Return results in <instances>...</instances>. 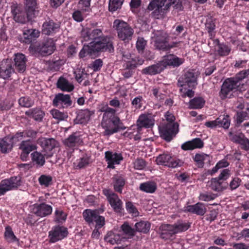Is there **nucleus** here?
I'll list each match as a JSON object with an SVG mask.
<instances>
[{"label": "nucleus", "instance_id": "0e129e2a", "mask_svg": "<svg viewBox=\"0 0 249 249\" xmlns=\"http://www.w3.org/2000/svg\"><path fill=\"white\" fill-rule=\"evenodd\" d=\"M55 221L57 222H62L66 219L67 215L62 211L56 210L55 211Z\"/></svg>", "mask_w": 249, "mask_h": 249}, {"label": "nucleus", "instance_id": "6ab92c4d", "mask_svg": "<svg viewBox=\"0 0 249 249\" xmlns=\"http://www.w3.org/2000/svg\"><path fill=\"white\" fill-rule=\"evenodd\" d=\"M14 60L15 69L19 72H23L26 67L27 59L25 55L22 53L16 54Z\"/></svg>", "mask_w": 249, "mask_h": 249}, {"label": "nucleus", "instance_id": "7ed1b4c3", "mask_svg": "<svg viewBox=\"0 0 249 249\" xmlns=\"http://www.w3.org/2000/svg\"><path fill=\"white\" fill-rule=\"evenodd\" d=\"M153 36L152 37L154 42V46L159 50L167 51L171 49L177 47L178 43L173 42L168 43L169 36L163 31H154L153 32Z\"/></svg>", "mask_w": 249, "mask_h": 249}, {"label": "nucleus", "instance_id": "20e7f679", "mask_svg": "<svg viewBox=\"0 0 249 249\" xmlns=\"http://www.w3.org/2000/svg\"><path fill=\"white\" fill-rule=\"evenodd\" d=\"M113 28L116 30L118 37L120 40L126 43L132 39L134 31L127 22L115 19L113 22Z\"/></svg>", "mask_w": 249, "mask_h": 249}, {"label": "nucleus", "instance_id": "774afa93", "mask_svg": "<svg viewBox=\"0 0 249 249\" xmlns=\"http://www.w3.org/2000/svg\"><path fill=\"white\" fill-rule=\"evenodd\" d=\"M241 179L238 177H234L230 183V187L231 190H235L241 184Z\"/></svg>", "mask_w": 249, "mask_h": 249}, {"label": "nucleus", "instance_id": "49530a36", "mask_svg": "<svg viewBox=\"0 0 249 249\" xmlns=\"http://www.w3.org/2000/svg\"><path fill=\"white\" fill-rule=\"evenodd\" d=\"M124 234L131 238L135 235V230L129 225L127 222H124L121 227Z\"/></svg>", "mask_w": 249, "mask_h": 249}, {"label": "nucleus", "instance_id": "a211bd4d", "mask_svg": "<svg viewBox=\"0 0 249 249\" xmlns=\"http://www.w3.org/2000/svg\"><path fill=\"white\" fill-rule=\"evenodd\" d=\"M105 158L107 162V167L114 169L115 164H119L123 158L121 153H117L112 151H107L105 152Z\"/></svg>", "mask_w": 249, "mask_h": 249}, {"label": "nucleus", "instance_id": "680f3d73", "mask_svg": "<svg viewBox=\"0 0 249 249\" xmlns=\"http://www.w3.org/2000/svg\"><path fill=\"white\" fill-rule=\"evenodd\" d=\"M23 133L24 137L30 138L31 141L36 139L38 131L30 128L24 130Z\"/></svg>", "mask_w": 249, "mask_h": 249}, {"label": "nucleus", "instance_id": "c756f323", "mask_svg": "<svg viewBox=\"0 0 249 249\" xmlns=\"http://www.w3.org/2000/svg\"><path fill=\"white\" fill-rule=\"evenodd\" d=\"M25 114L37 121H42L45 115L44 112L39 108L30 109L25 112Z\"/></svg>", "mask_w": 249, "mask_h": 249}, {"label": "nucleus", "instance_id": "c9c22d12", "mask_svg": "<svg viewBox=\"0 0 249 249\" xmlns=\"http://www.w3.org/2000/svg\"><path fill=\"white\" fill-rule=\"evenodd\" d=\"M19 149L22 151L30 153L36 149V146L30 140L22 141L19 145Z\"/></svg>", "mask_w": 249, "mask_h": 249}, {"label": "nucleus", "instance_id": "f3484780", "mask_svg": "<svg viewBox=\"0 0 249 249\" xmlns=\"http://www.w3.org/2000/svg\"><path fill=\"white\" fill-rule=\"evenodd\" d=\"M33 211L36 215L43 217L52 213V207L45 203L35 204L34 205Z\"/></svg>", "mask_w": 249, "mask_h": 249}, {"label": "nucleus", "instance_id": "f704fd0d", "mask_svg": "<svg viewBox=\"0 0 249 249\" xmlns=\"http://www.w3.org/2000/svg\"><path fill=\"white\" fill-rule=\"evenodd\" d=\"M224 182L219 178H213L211 180L210 187L211 189L214 191L221 192L226 188V186L224 184Z\"/></svg>", "mask_w": 249, "mask_h": 249}, {"label": "nucleus", "instance_id": "338daca9", "mask_svg": "<svg viewBox=\"0 0 249 249\" xmlns=\"http://www.w3.org/2000/svg\"><path fill=\"white\" fill-rule=\"evenodd\" d=\"M248 113L246 111H241L238 112L237 114L236 121L238 124H240L244 120H246L248 118Z\"/></svg>", "mask_w": 249, "mask_h": 249}, {"label": "nucleus", "instance_id": "4be33fe9", "mask_svg": "<svg viewBox=\"0 0 249 249\" xmlns=\"http://www.w3.org/2000/svg\"><path fill=\"white\" fill-rule=\"evenodd\" d=\"M40 35V32L36 29H25L23 31V41L26 44L31 43Z\"/></svg>", "mask_w": 249, "mask_h": 249}, {"label": "nucleus", "instance_id": "e433bc0d", "mask_svg": "<svg viewBox=\"0 0 249 249\" xmlns=\"http://www.w3.org/2000/svg\"><path fill=\"white\" fill-rule=\"evenodd\" d=\"M98 213L97 210H85L83 213V216L85 221L89 224L92 223Z\"/></svg>", "mask_w": 249, "mask_h": 249}, {"label": "nucleus", "instance_id": "473e14b6", "mask_svg": "<svg viewBox=\"0 0 249 249\" xmlns=\"http://www.w3.org/2000/svg\"><path fill=\"white\" fill-rule=\"evenodd\" d=\"M112 184L114 190L121 194L122 193L123 188L125 184V180L122 177L115 176L113 178Z\"/></svg>", "mask_w": 249, "mask_h": 249}, {"label": "nucleus", "instance_id": "9d476101", "mask_svg": "<svg viewBox=\"0 0 249 249\" xmlns=\"http://www.w3.org/2000/svg\"><path fill=\"white\" fill-rule=\"evenodd\" d=\"M20 185V179L18 177H13L1 180L0 182V196L4 195L8 191L18 188Z\"/></svg>", "mask_w": 249, "mask_h": 249}, {"label": "nucleus", "instance_id": "a18cd8bd", "mask_svg": "<svg viewBox=\"0 0 249 249\" xmlns=\"http://www.w3.org/2000/svg\"><path fill=\"white\" fill-rule=\"evenodd\" d=\"M222 85L232 91L236 89L239 86L236 81L232 77L225 79Z\"/></svg>", "mask_w": 249, "mask_h": 249}, {"label": "nucleus", "instance_id": "052dcab7", "mask_svg": "<svg viewBox=\"0 0 249 249\" xmlns=\"http://www.w3.org/2000/svg\"><path fill=\"white\" fill-rule=\"evenodd\" d=\"M249 74V69L243 70L238 72L235 77H232L240 85V82Z\"/></svg>", "mask_w": 249, "mask_h": 249}, {"label": "nucleus", "instance_id": "79ce46f5", "mask_svg": "<svg viewBox=\"0 0 249 249\" xmlns=\"http://www.w3.org/2000/svg\"><path fill=\"white\" fill-rule=\"evenodd\" d=\"M173 226L174 228L175 233L177 234L187 230L190 227V225L188 222L179 221L173 224Z\"/></svg>", "mask_w": 249, "mask_h": 249}, {"label": "nucleus", "instance_id": "4468645a", "mask_svg": "<svg viewBox=\"0 0 249 249\" xmlns=\"http://www.w3.org/2000/svg\"><path fill=\"white\" fill-rule=\"evenodd\" d=\"M184 59L180 58L173 54H169L163 56V59L161 60L164 70L167 66L177 67L179 66L184 62Z\"/></svg>", "mask_w": 249, "mask_h": 249}, {"label": "nucleus", "instance_id": "39448f33", "mask_svg": "<svg viewBox=\"0 0 249 249\" xmlns=\"http://www.w3.org/2000/svg\"><path fill=\"white\" fill-rule=\"evenodd\" d=\"M55 49L53 41L52 39L46 40L37 45L31 44L29 48L31 52L38 53L42 56L51 54Z\"/></svg>", "mask_w": 249, "mask_h": 249}, {"label": "nucleus", "instance_id": "13d9d810", "mask_svg": "<svg viewBox=\"0 0 249 249\" xmlns=\"http://www.w3.org/2000/svg\"><path fill=\"white\" fill-rule=\"evenodd\" d=\"M19 105L23 107H30L34 104V102L27 97H22L18 100Z\"/></svg>", "mask_w": 249, "mask_h": 249}, {"label": "nucleus", "instance_id": "b1692460", "mask_svg": "<svg viewBox=\"0 0 249 249\" xmlns=\"http://www.w3.org/2000/svg\"><path fill=\"white\" fill-rule=\"evenodd\" d=\"M25 8L27 15L30 18H35L38 14L36 0H25Z\"/></svg>", "mask_w": 249, "mask_h": 249}, {"label": "nucleus", "instance_id": "a19ab883", "mask_svg": "<svg viewBox=\"0 0 249 249\" xmlns=\"http://www.w3.org/2000/svg\"><path fill=\"white\" fill-rule=\"evenodd\" d=\"M31 157L33 161L40 166H43L45 163V157L46 156L39 152H33L31 154Z\"/></svg>", "mask_w": 249, "mask_h": 249}, {"label": "nucleus", "instance_id": "393cba45", "mask_svg": "<svg viewBox=\"0 0 249 249\" xmlns=\"http://www.w3.org/2000/svg\"><path fill=\"white\" fill-rule=\"evenodd\" d=\"M94 113V110H89L88 109L81 110L79 111L74 122L76 124H82L84 122L89 121Z\"/></svg>", "mask_w": 249, "mask_h": 249}, {"label": "nucleus", "instance_id": "c85d7f7f", "mask_svg": "<svg viewBox=\"0 0 249 249\" xmlns=\"http://www.w3.org/2000/svg\"><path fill=\"white\" fill-rule=\"evenodd\" d=\"M124 237L120 234L115 233L112 231H108L104 237L107 242L111 245L120 244Z\"/></svg>", "mask_w": 249, "mask_h": 249}, {"label": "nucleus", "instance_id": "4c0bfd02", "mask_svg": "<svg viewBox=\"0 0 249 249\" xmlns=\"http://www.w3.org/2000/svg\"><path fill=\"white\" fill-rule=\"evenodd\" d=\"M215 19L212 17H208L207 18L205 23V28L209 34L211 38H212L214 36V30L215 28Z\"/></svg>", "mask_w": 249, "mask_h": 249}, {"label": "nucleus", "instance_id": "dca6fc26", "mask_svg": "<svg viewBox=\"0 0 249 249\" xmlns=\"http://www.w3.org/2000/svg\"><path fill=\"white\" fill-rule=\"evenodd\" d=\"M26 13L19 6H12L11 7V12L15 21L20 23H25L27 21V18L32 19L33 18H30L27 15L26 9Z\"/></svg>", "mask_w": 249, "mask_h": 249}, {"label": "nucleus", "instance_id": "de8ad7c7", "mask_svg": "<svg viewBox=\"0 0 249 249\" xmlns=\"http://www.w3.org/2000/svg\"><path fill=\"white\" fill-rule=\"evenodd\" d=\"M216 41L217 42V51L218 53L221 56L228 55L231 51V49L225 44L219 43L218 39H216Z\"/></svg>", "mask_w": 249, "mask_h": 249}, {"label": "nucleus", "instance_id": "c03bdc74", "mask_svg": "<svg viewBox=\"0 0 249 249\" xmlns=\"http://www.w3.org/2000/svg\"><path fill=\"white\" fill-rule=\"evenodd\" d=\"M140 188L142 191L146 193H153L156 190L157 186L153 182H147L142 183Z\"/></svg>", "mask_w": 249, "mask_h": 249}, {"label": "nucleus", "instance_id": "bf43d9fd", "mask_svg": "<svg viewBox=\"0 0 249 249\" xmlns=\"http://www.w3.org/2000/svg\"><path fill=\"white\" fill-rule=\"evenodd\" d=\"M38 181L41 185L47 187L51 184L52 177L50 176L42 175L39 178Z\"/></svg>", "mask_w": 249, "mask_h": 249}, {"label": "nucleus", "instance_id": "f8f14e48", "mask_svg": "<svg viewBox=\"0 0 249 249\" xmlns=\"http://www.w3.org/2000/svg\"><path fill=\"white\" fill-rule=\"evenodd\" d=\"M72 105V101L69 94L58 93L53 100V105L59 108H66Z\"/></svg>", "mask_w": 249, "mask_h": 249}, {"label": "nucleus", "instance_id": "9b49d317", "mask_svg": "<svg viewBox=\"0 0 249 249\" xmlns=\"http://www.w3.org/2000/svg\"><path fill=\"white\" fill-rule=\"evenodd\" d=\"M103 193L114 211L117 213H121L123 210V202L118 195L107 189L104 190Z\"/></svg>", "mask_w": 249, "mask_h": 249}, {"label": "nucleus", "instance_id": "7c9ffc66", "mask_svg": "<svg viewBox=\"0 0 249 249\" xmlns=\"http://www.w3.org/2000/svg\"><path fill=\"white\" fill-rule=\"evenodd\" d=\"M13 147V142L9 137H5L0 141V150L2 153H7L11 151Z\"/></svg>", "mask_w": 249, "mask_h": 249}, {"label": "nucleus", "instance_id": "2f4dec72", "mask_svg": "<svg viewBox=\"0 0 249 249\" xmlns=\"http://www.w3.org/2000/svg\"><path fill=\"white\" fill-rule=\"evenodd\" d=\"M101 125L102 127L105 129L104 132V135L109 136L117 132L119 130H124L126 127L124 126L123 124L121 122V124H118L116 127L113 128H109L108 123H106L105 122H102Z\"/></svg>", "mask_w": 249, "mask_h": 249}, {"label": "nucleus", "instance_id": "2eb2a0df", "mask_svg": "<svg viewBox=\"0 0 249 249\" xmlns=\"http://www.w3.org/2000/svg\"><path fill=\"white\" fill-rule=\"evenodd\" d=\"M156 160L157 163L159 165L167 166L171 168H176L181 165V163L179 161H173L171 156L168 154L160 155L157 157Z\"/></svg>", "mask_w": 249, "mask_h": 249}, {"label": "nucleus", "instance_id": "cd10ccee", "mask_svg": "<svg viewBox=\"0 0 249 249\" xmlns=\"http://www.w3.org/2000/svg\"><path fill=\"white\" fill-rule=\"evenodd\" d=\"M160 230L161 231L160 237L165 240L170 239L176 234L173 225H162L160 227Z\"/></svg>", "mask_w": 249, "mask_h": 249}, {"label": "nucleus", "instance_id": "72a5a7b5", "mask_svg": "<svg viewBox=\"0 0 249 249\" xmlns=\"http://www.w3.org/2000/svg\"><path fill=\"white\" fill-rule=\"evenodd\" d=\"M57 86L63 91H71L74 89L73 86L70 84L66 78L62 77H60L58 80Z\"/></svg>", "mask_w": 249, "mask_h": 249}, {"label": "nucleus", "instance_id": "f03ea898", "mask_svg": "<svg viewBox=\"0 0 249 249\" xmlns=\"http://www.w3.org/2000/svg\"><path fill=\"white\" fill-rule=\"evenodd\" d=\"M176 2V0H152L147 7L152 11V18L158 19L164 18L169 12L171 6Z\"/></svg>", "mask_w": 249, "mask_h": 249}, {"label": "nucleus", "instance_id": "0eeeda50", "mask_svg": "<svg viewBox=\"0 0 249 249\" xmlns=\"http://www.w3.org/2000/svg\"><path fill=\"white\" fill-rule=\"evenodd\" d=\"M68 234V229L66 227L60 226H54L49 232V242L50 243H55L66 237Z\"/></svg>", "mask_w": 249, "mask_h": 249}, {"label": "nucleus", "instance_id": "5fc2aeb1", "mask_svg": "<svg viewBox=\"0 0 249 249\" xmlns=\"http://www.w3.org/2000/svg\"><path fill=\"white\" fill-rule=\"evenodd\" d=\"M123 2L124 0H109L108 5L109 11L111 12L116 11L121 7Z\"/></svg>", "mask_w": 249, "mask_h": 249}, {"label": "nucleus", "instance_id": "1a4fd4ad", "mask_svg": "<svg viewBox=\"0 0 249 249\" xmlns=\"http://www.w3.org/2000/svg\"><path fill=\"white\" fill-rule=\"evenodd\" d=\"M37 143L47 153L45 154L46 158L51 157L53 156L52 151L59 145L58 142L53 138H40L38 139Z\"/></svg>", "mask_w": 249, "mask_h": 249}, {"label": "nucleus", "instance_id": "f257e3e1", "mask_svg": "<svg viewBox=\"0 0 249 249\" xmlns=\"http://www.w3.org/2000/svg\"><path fill=\"white\" fill-rule=\"evenodd\" d=\"M82 36L86 41L92 40L89 44L96 51L112 53L114 51L112 39L104 36L102 29L87 28L82 31Z\"/></svg>", "mask_w": 249, "mask_h": 249}, {"label": "nucleus", "instance_id": "58836bf2", "mask_svg": "<svg viewBox=\"0 0 249 249\" xmlns=\"http://www.w3.org/2000/svg\"><path fill=\"white\" fill-rule=\"evenodd\" d=\"M135 227L136 231L146 233L150 230V224L147 221H141L136 223Z\"/></svg>", "mask_w": 249, "mask_h": 249}, {"label": "nucleus", "instance_id": "3c124183", "mask_svg": "<svg viewBox=\"0 0 249 249\" xmlns=\"http://www.w3.org/2000/svg\"><path fill=\"white\" fill-rule=\"evenodd\" d=\"M217 120H219L218 127H222L225 129H227L229 127L230 125V120L229 116H221L217 118Z\"/></svg>", "mask_w": 249, "mask_h": 249}, {"label": "nucleus", "instance_id": "8fccbe9b", "mask_svg": "<svg viewBox=\"0 0 249 249\" xmlns=\"http://www.w3.org/2000/svg\"><path fill=\"white\" fill-rule=\"evenodd\" d=\"M4 236L8 242H14L18 241L11 227L8 226L5 228Z\"/></svg>", "mask_w": 249, "mask_h": 249}, {"label": "nucleus", "instance_id": "37998d69", "mask_svg": "<svg viewBox=\"0 0 249 249\" xmlns=\"http://www.w3.org/2000/svg\"><path fill=\"white\" fill-rule=\"evenodd\" d=\"M205 101L202 97H196L190 100L189 107L191 108L199 109L203 107Z\"/></svg>", "mask_w": 249, "mask_h": 249}, {"label": "nucleus", "instance_id": "69168bd1", "mask_svg": "<svg viewBox=\"0 0 249 249\" xmlns=\"http://www.w3.org/2000/svg\"><path fill=\"white\" fill-rule=\"evenodd\" d=\"M126 209L129 213H132L135 216L138 215L139 212L132 202H127L126 203Z\"/></svg>", "mask_w": 249, "mask_h": 249}, {"label": "nucleus", "instance_id": "e2e57ef3", "mask_svg": "<svg viewBox=\"0 0 249 249\" xmlns=\"http://www.w3.org/2000/svg\"><path fill=\"white\" fill-rule=\"evenodd\" d=\"M134 168L137 170H142L146 166L145 161L142 159H136L133 163Z\"/></svg>", "mask_w": 249, "mask_h": 249}, {"label": "nucleus", "instance_id": "603ef678", "mask_svg": "<svg viewBox=\"0 0 249 249\" xmlns=\"http://www.w3.org/2000/svg\"><path fill=\"white\" fill-rule=\"evenodd\" d=\"M208 157V155L206 154H196L194 157V160L196 162L198 167L202 168L204 166V161Z\"/></svg>", "mask_w": 249, "mask_h": 249}, {"label": "nucleus", "instance_id": "a878e982", "mask_svg": "<svg viewBox=\"0 0 249 249\" xmlns=\"http://www.w3.org/2000/svg\"><path fill=\"white\" fill-rule=\"evenodd\" d=\"M163 66L162 65L161 61H159L157 63L148 66L142 71V72L145 74L155 75L160 73L164 70Z\"/></svg>", "mask_w": 249, "mask_h": 249}, {"label": "nucleus", "instance_id": "09e8293b", "mask_svg": "<svg viewBox=\"0 0 249 249\" xmlns=\"http://www.w3.org/2000/svg\"><path fill=\"white\" fill-rule=\"evenodd\" d=\"M233 91L227 89L226 87L221 86V89L219 92V96L221 99L225 100L226 98H230L232 95Z\"/></svg>", "mask_w": 249, "mask_h": 249}, {"label": "nucleus", "instance_id": "6e6d98bb", "mask_svg": "<svg viewBox=\"0 0 249 249\" xmlns=\"http://www.w3.org/2000/svg\"><path fill=\"white\" fill-rule=\"evenodd\" d=\"M98 52L92 49V47H90L89 44L84 45L83 49L79 53V56L80 57H83L86 55H91L92 53Z\"/></svg>", "mask_w": 249, "mask_h": 249}, {"label": "nucleus", "instance_id": "864d4df0", "mask_svg": "<svg viewBox=\"0 0 249 249\" xmlns=\"http://www.w3.org/2000/svg\"><path fill=\"white\" fill-rule=\"evenodd\" d=\"M101 111L105 112L103 114V120L102 122H105L107 123V119L115 115L116 110L112 108L107 107L106 109H101Z\"/></svg>", "mask_w": 249, "mask_h": 249}, {"label": "nucleus", "instance_id": "6e6552de", "mask_svg": "<svg viewBox=\"0 0 249 249\" xmlns=\"http://www.w3.org/2000/svg\"><path fill=\"white\" fill-rule=\"evenodd\" d=\"M197 74L194 70L188 71L179 78L178 85L179 87L187 85L194 88L197 85Z\"/></svg>", "mask_w": 249, "mask_h": 249}, {"label": "nucleus", "instance_id": "aec40b11", "mask_svg": "<svg viewBox=\"0 0 249 249\" xmlns=\"http://www.w3.org/2000/svg\"><path fill=\"white\" fill-rule=\"evenodd\" d=\"M59 24L49 20L45 22L42 25V32L47 35H50L56 32L59 29Z\"/></svg>", "mask_w": 249, "mask_h": 249}, {"label": "nucleus", "instance_id": "bb28decb", "mask_svg": "<svg viewBox=\"0 0 249 249\" xmlns=\"http://www.w3.org/2000/svg\"><path fill=\"white\" fill-rule=\"evenodd\" d=\"M154 124V121L150 116L146 114H142L140 116L137 121L138 127L149 128Z\"/></svg>", "mask_w": 249, "mask_h": 249}, {"label": "nucleus", "instance_id": "ea45409f", "mask_svg": "<svg viewBox=\"0 0 249 249\" xmlns=\"http://www.w3.org/2000/svg\"><path fill=\"white\" fill-rule=\"evenodd\" d=\"M50 113L53 118L57 120L58 122L65 121L68 118L67 112H61L56 109H53L50 111Z\"/></svg>", "mask_w": 249, "mask_h": 249}, {"label": "nucleus", "instance_id": "412c9836", "mask_svg": "<svg viewBox=\"0 0 249 249\" xmlns=\"http://www.w3.org/2000/svg\"><path fill=\"white\" fill-rule=\"evenodd\" d=\"M186 210L188 212L201 216L204 215L207 212L205 204L200 202L187 206Z\"/></svg>", "mask_w": 249, "mask_h": 249}, {"label": "nucleus", "instance_id": "4d7b16f0", "mask_svg": "<svg viewBox=\"0 0 249 249\" xmlns=\"http://www.w3.org/2000/svg\"><path fill=\"white\" fill-rule=\"evenodd\" d=\"M78 138L74 134H72L64 141V143L65 145L70 147H72L75 145V144L78 142Z\"/></svg>", "mask_w": 249, "mask_h": 249}, {"label": "nucleus", "instance_id": "5701e85b", "mask_svg": "<svg viewBox=\"0 0 249 249\" xmlns=\"http://www.w3.org/2000/svg\"><path fill=\"white\" fill-rule=\"evenodd\" d=\"M204 146V142L200 138H195L192 141L187 142L181 145L184 150H193L196 148H201Z\"/></svg>", "mask_w": 249, "mask_h": 249}, {"label": "nucleus", "instance_id": "ddd939ff", "mask_svg": "<svg viewBox=\"0 0 249 249\" xmlns=\"http://www.w3.org/2000/svg\"><path fill=\"white\" fill-rule=\"evenodd\" d=\"M14 72L12 62L10 60H3L0 63V77L8 79Z\"/></svg>", "mask_w": 249, "mask_h": 249}, {"label": "nucleus", "instance_id": "423d86ee", "mask_svg": "<svg viewBox=\"0 0 249 249\" xmlns=\"http://www.w3.org/2000/svg\"><path fill=\"white\" fill-rule=\"evenodd\" d=\"M159 129L161 137L167 142H170L178 132V125L177 123H166Z\"/></svg>", "mask_w": 249, "mask_h": 249}]
</instances>
